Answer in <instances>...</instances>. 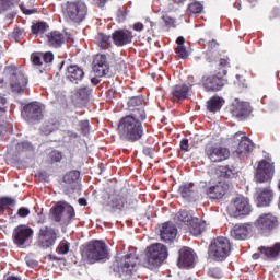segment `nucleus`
<instances>
[{
	"mask_svg": "<svg viewBox=\"0 0 280 280\" xmlns=\"http://www.w3.org/2000/svg\"><path fill=\"white\" fill-rule=\"evenodd\" d=\"M118 135L124 141H139L143 137V125L132 116H125L119 121Z\"/></svg>",
	"mask_w": 280,
	"mask_h": 280,
	"instance_id": "f257e3e1",
	"label": "nucleus"
},
{
	"mask_svg": "<svg viewBox=\"0 0 280 280\" xmlns=\"http://www.w3.org/2000/svg\"><path fill=\"white\" fill-rule=\"evenodd\" d=\"M208 255L213 261H224L231 255V241L224 236H219L211 241Z\"/></svg>",
	"mask_w": 280,
	"mask_h": 280,
	"instance_id": "f03ea898",
	"label": "nucleus"
},
{
	"mask_svg": "<svg viewBox=\"0 0 280 280\" xmlns=\"http://www.w3.org/2000/svg\"><path fill=\"white\" fill-rule=\"evenodd\" d=\"M83 257H85L88 264L104 261L108 257V246L104 241H93L86 246Z\"/></svg>",
	"mask_w": 280,
	"mask_h": 280,
	"instance_id": "7ed1b4c3",
	"label": "nucleus"
},
{
	"mask_svg": "<svg viewBox=\"0 0 280 280\" xmlns=\"http://www.w3.org/2000/svg\"><path fill=\"white\" fill-rule=\"evenodd\" d=\"M167 259V247L161 243L151 245L147 252V261L144 266L150 268H159L164 260Z\"/></svg>",
	"mask_w": 280,
	"mask_h": 280,
	"instance_id": "20e7f679",
	"label": "nucleus"
},
{
	"mask_svg": "<svg viewBox=\"0 0 280 280\" xmlns=\"http://www.w3.org/2000/svg\"><path fill=\"white\" fill-rule=\"evenodd\" d=\"M252 211L250 201L244 196L235 197L228 207V213L232 215V218H244L250 215Z\"/></svg>",
	"mask_w": 280,
	"mask_h": 280,
	"instance_id": "39448f33",
	"label": "nucleus"
},
{
	"mask_svg": "<svg viewBox=\"0 0 280 280\" xmlns=\"http://www.w3.org/2000/svg\"><path fill=\"white\" fill-rule=\"evenodd\" d=\"M65 14L69 21H72L73 23H82V21L86 19V14H89V8L82 0L68 2L65 9Z\"/></svg>",
	"mask_w": 280,
	"mask_h": 280,
	"instance_id": "423d86ee",
	"label": "nucleus"
},
{
	"mask_svg": "<svg viewBox=\"0 0 280 280\" xmlns=\"http://www.w3.org/2000/svg\"><path fill=\"white\" fill-rule=\"evenodd\" d=\"M3 75L10 80L13 93H23V89L27 86V78L19 72L14 66L5 67Z\"/></svg>",
	"mask_w": 280,
	"mask_h": 280,
	"instance_id": "0eeeda50",
	"label": "nucleus"
},
{
	"mask_svg": "<svg viewBox=\"0 0 280 280\" xmlns=\"http://www.w3.org/2000/svg\"><path fill=\"white\" fill-rule=\"evenodd\" d=\"M51 213L55 222L67 224L75 217V210L67 202H58L51 208Z\"/></svg>",
	"mask_w": 280,
	"mask_h": 280,
	"instance_id": "6e6552de",
	"label": "nucleus"
},
{
	"mask_svg": "<svg viewBox=\"0 0 280 280\" xmlns=\"http://www.w3.org/2000/svg\"><path fill=\"white\" fill-rule=\"evenodd\" d=\"M206 156L211 161V163H222L231 156V151L225 147L218 144H208L205 149Z\"/></svg>",
	"mask_w": 280,
	"mask_h": 280,
	"instance_id": "1a4fd4ad",
	"label": "nucleus"
},
{
	"mask_svg": "<svg viewBox=\"0 0 280 280\" xmlns=\"http://www.w3.org/2000/svg\"><path fill=\"white\" fill-rule=\"evenodd\" d=\"M137 266H139V257L135 254H129L113 264L114 269L121 270L124 275H132Z\"/></svg>",
	"mask_w": 280,
	"mask_h": 280,
	"instance_id": "9d476101",
	"label": "nucleus"
},
{
	"mask_svg": "<svg viewBox=\"0 0 280 280\" xmlns=\"http://www.w3.org/2000/svg\"><path fill=\"white\" fill-rule=\"evenodd\" d=\"M272 176H275V164L266 160L260 161L255 173L256 183H268L272 180Z\"/></svg>",
	"mask_w": 280,
	"mask_h": 280,
	"instance_id": "9b49d317",
	"label": "nucleus"
},
{
	"mask_svg": "<svg viewBox=\"0 0 280 280\" xmlns=\"http://www.w3.org/2000/svg\"><path fill=\"white\" fill-rule=\"evenodd\" d=\"M255 226L262 233H270V231H273V229L279 226V221L277 220V217L271 213H265L258 217L255 221Z\"/></svg>",
	"mask_w": 280,
	"mask_h": 280,
	"instance_id": "f8f14e48",
	"label": "nucleus"
},
{
	"mask_svg": "<svg viewBox=\"0 0 280 280\" xmlns=\"http://www.w3.org/2000/svg\"><path fill=\"white\" fill-rule=\"evenodd\" d=\"M234 143H237V148L234 151L236 156H246L248 152L253 150V141L248 139L243 132H236L233 138Z\"/></svg>",
	"mask_w": 280,
	"mask_h": 280,
	"instance_id": "ddd939ff",
	"label": "nucleus"
},
{
	"mask_svg": "<svg viewBox=\"0 0 280 280\" xmlns=\"http://www.w3.org/2000/svg\"><path fill=\"white\" fill-rule=\"evenodd\" d=\"M34 235V231L27 225H19L13 231V242L16 246H25L30 244Z\"/></svg>",
	"mask_w": 280,
	"mask_h": 280,
	"instance_id": "4468645a",
	"label": "nucleus"
},
{
	"mask_svg": "<svg viewBox=\"0 0 280 280\" xmlns=\"http://www.w3.org/2000/svg\"><path fill=\"white\" fill-rule=\"evenodd\" d=\"M22 117H24L26 121L43 119V105L38 102L25 105L22 110Z\"/></svg>",
	"mask_w": 280,
	"mask_h": 280,
	"instance_id": "2eb2a0df",
	"label": "nucleus"
},
{
	"mask_svg": "<svg viewBox=\"0 0 280 280\" xmlns=\"http://www.w3.org/2000/svg\"><path fill=\"white\" fill-rule=\"evenodd\" d=\"M56 231L51 228H40L39 230V245L42 248H49L50 246H54L56 244Z\"/></svg>",
	"mask_w": 280,
	"mask_h": 280,
	"instance_id": "dca6fc26",
	"label": "nucleus"
},
{
	"mask_svg": "<svg viewBox=\"0 0 280 280\" xmlns=\"http://www.w3.org/2000/svg\"><path fill=\"white\" fill-rule=\"evenodd\" d=\"M226 191H229V184L225 182H219L206 189V196L211 200H220V198H224V196H226Z\"/></svg>",
	"mask_w": 280,
	"mask_h": 280,
	"instance_id": "f3484780",
	"label": "nucleus"
},
{
	"mask_svg": "<svg viewBox=\"0 0 280 280\" xmlns=\"http://www.w3.org/2000/svg\"><path fill=\"white\" fill-rule=\"evenodd\" d=\"M196 264V254L189 247H184L179 250L177 266L179 268H191Z\"/></svg>",
	"mask_w": 280,
	"mask_h": 280,
	"instance_id": "a211bd4d",
	"label": "nucleus"
},
{
	"mask_svg": "<svg viewBox=\"0 0 280 280\" xmlns=\"http://www.w3.org/2000/svg\"><path fill=\"white\" fill-rule=\"evenodd\" d=\"M112 38L116 47H124L130 45L135 36L132 35V32L128 30H118L113 33Z\"/></svg>",
	"mask_w": 280,
	"mask_h": 280,
	"instance_id": "6ab92c4d",
	"label": "nucleus"
},
{
	"mask_svg": "<svg viewBox=\"0 0 280 280\" xmlns=\"http://www.w3.org/2000/svg\"><path fill=\"white\" fill-rule=\"evenodd\" d=\"M93 71L96 78H104L108 73V61L106 55H96L93 60Z\"/></svg>",
	"mask_w": 280,
	"mask_h": 280,
	"instance_id": "aec40b11",
	"label": "nucleus"
},
{
	"mask_svg": "<svg viewBox=\"0 0 280 280\" xmlns=\"http://www.w3.org/2000/svg\"><path fill=\"white\" fill-rule=\"evenodd\" d=\"M66 78L73 84H79L84 79V70L75 65H71L67 68Z\"/></svg>",
	"mask_w": 280,
	"mask_h": 280,
	"instance_id": "412c9836",
	"label": "nucleus"
},
{
	"mask_svg": "<svg viewBox=\"0 0 280 280\" xmlns=\"http://www.w3.org/2000/svg\"><path fill=\"white\" fill-rule=\"evenodd\" d=\"M160 235L163 242H173V240H176V235H178V230L173 223L166 222L162 225Z\"/></svg>",
	"mask_w": 280,
	"mask_h": 280,
	"instance_id": "4be33fe9",
	"label": "nucleus"
},
{
	"mask_svg": "<svg viewBox=\"0 0 280 280\" xmlns=\"http://www.w3.org/2000/svg\"><path fill=\"white\" fill-rule=\"evenodd\" d=\"M206 91H220L224 86V80L218 75H210L203 79Z\"/></svg>",
	"mask_w": 280,
	"mask_h": 280,
	"instance_id": "5701e85b",
	"label": "nucleus"
},
{
	"mask_svg": "<svg viewBox=\"0 0 280 280\" xmlns=\"http://www.w3.org/2000/svg\"><path fill=\"white\" fill-rule=\"evenodd\" d=\"M231 113L234 117H237L238 119L241 117H247V115H250V104L236 101L235 104H233L232 106Z\"/></svg>",
	"mask_w": 280,
	"mask_h": 280,
	"instance_id": "b1692460",
	"label": "nucleus"
},
{
	"mask_svg": "<svg viewBox=\"0 0 280 280\" xmlns=\"http://www.w3.org/2000/svg\"><path fill=\"white\" fill-rule=\"evenodd\" d=\"M250 233V224L244 223V224H236L231 231L232 237L234 240H246Z\"/></svg>",
	"mask_w": 280,
	"mask_h": 280,
	"instance_id": "393cba45",
	"label": "nucleus"
},
{
	"mask_svg": "<svg viewBox=\"0 0 280 280\" xmlns=\"http://www.w3.org/2000/svg\"><path fill=\"white\" fill-rule=\"evenodd\" d=\"M78 180H80L79 171H70L63 176V183L67 184V186L72 190L78 189V187H80Z\"/></svg>",
	"mask_w": 280,
	"mask_h": 280,
	"instance_id": "a878e982",
	"label": "nucleus"
},
{
	"mask_svg": "<svg viewBox=\"0 0 280 280\" xmlns=\"http://www.w3.org/2000/svg\"><path fill=\"white\" fill-rule=\"evenodd\" d=\"M270 202H272V190H270V188H265L257 196V206L269 207Z\"/></svg>",
	"mask_w": 280,
	"mask_h": 280,
	"instance_id": "bb28decb",
	"label": "nucleus"
},
{
	"mask_svg": "<svg viewBox=\"0 0 280 280\" xmlns=\"http://www.w3.org/2000/svg\"><path fill=\"white\" fill-rule=\"evenodd\" d=\"M207 223L198 218L192 219L189 225H187L189 233L191 235H200L205 231Z\"/></svg>",
	"mask_w": 280,
	"mask_h": 280,
	"instance_id": "cd10ccee",
	"label": "nucleus"
},
{
	"mask_svg": "<svg viewBox=\"0 0 280 280\" xmlns=\"http://www.w3.org/2000/svg\"><path fill=\"white\" fill-rule=\"evenodd\" d=\"M259 250L267 259H277L280 257V243H276L272 247H260Z\"/></svg>",
	"mask_w": 280,
	"mask_h": 280,
	"instance_id": "c85d7f7f",
	"label": "nucleus"
},
{
	"mask_svg": "<svg viewBox=\"0 0 280 280\" xmlns=\"http://www.w3.org/2000/svg\"><path fill=\"white\" fill-rule=\"evenodd\" d=\"M47 43L50 47H60L65 43V35L58 31H54L47 35Z\"/></svg>",
	"mask_w": 280,
	"mask_h": 280,
	"instance_id": "c756f323",
	"label": "nucleus"
},
{
	"mask_svg": "<svg viewBox=\"0 0 280 280\" xmlns=\"http://www.w3.org/2000/svg\"><path fill=\"white\" fill-rule=\"evenodd\" d=\"M172 95L179 101L187 100V97H189V86H187L186 84L175 85L172 91Z\"/></svg>",
	"mask_w": 280,
	"mask_h": 280,
	"instance_id": "7c9ffc66",
	"label": "nucleus"
},
{
	"mask_svg": "<svg viewBox=\"0 0 280 280\" xmlns=\"http://www.w3.org/2000/svg\"><path fill=\"white\" fill-rule=\"evenodd\" d=\"M224 104V100L220 96H214L210 98L207 103V108L210 110V113H217V110H220L222 108V105Z\"/></svg>",
	"mask_w": 280,
	"mask_h": 280,
	"instance_id": "2f4dec72",
	"label": "nucleus"
},
{
	"mask_svg": "<svg viewBox=\"0 0 280 280\" xmlns=\"http://www.w3.org/2000/svg\"><path fill=\"white\" fill-rule=\"evenodd\" d=\"M218 42L215 39H212L208 43V62H215L218 60L219 54L217 51H213V49H218Z\"/></svg>",
	"mask_w": 280,
	"mask_h": 280,
	"instance_id": "473e14b6",
	"label": "nucleus"
},
{
	"mask_svg": "<svg viewBox=\"0 0 280 280\" xmlns=\"http://www.w3.org/2000/svg\"><path fill=\"white\" fill-rule=\"evenodd\" d=\"M31 61L33 67H36V69H39V72L43 73V70L46 67L43 61V52H33L31 55Z\"/></svg>",
	"mask_w": 280,
	"mask_h": 280,
	"instance_id": "72a5a7b5",
	"label": "nucleus"
},
{
	"mask_svg": "<svg viewBox=\"0 0 280 280\" xmlns=\"http://www.w3.org/2000/svg\"><path fill=\"white\" fill-rule=\"evenodd\" d=\"M196 218H194L191 211L182 210L177 213L178 222H183L186 226H188Z\"/></svg>",
	"mask_w": 280,
	"mask_h": 280,
	"instance_id": "f704fd0d",
	"label": "nucleus"
},
{
	"mask_svg": "<svg viewBox=\"0 0 280 280\" xmlns=\"http://www.w3.org/2000/svg\"><path fill=\"white\" fill-rule=\"evenodd\" d=\"M95 43L101 49H108L110 46V36L104 35V33H98L95 37Z\"/></svg>",
	"mask_w": 280,
	"mask_h": 280,
	"instance_id": "c9c22d12",
	"label": "nucleus"
},
{
	"mask_svg": "<svg viewBox=\"0 0 280 280\" xmlns=\"http://www.w3.org/2000/svg\"><path fill=\"white\" fill-rule=\"evenodd\" d=\"M180 196L184 198H191L194 196V184H185L179 187Z\"/></svg>",
	"mask_w": 280,
	"mask_h": 280,
	"instance_id": "e433bc0d",
	"label": "nucleus"
},
{
	"mask_svg": "<svg viewBox=\"0 0 280 280\" xmlns=\"http://www.w3.org/2000/svg\"><path fill=\"white\" fill-rule=\"evenodd\" d=\"M18 3L16 0H0V14H2V12H8V10H12Z\"/></svg>",
	"mask_w": 280,
	"mask_h": 280,
	"instance_id": "4c0bfd02",
	"label": "nucleus"
},
{
	"mask_svg": "<svg viewBox=\"0 0 280 280\" xmlns=\"http://www.w3.org/2000/svg\"><path fill=\"white\" fill-rule=\"evenodd\" d=\"M128 106L130 110H136L137 106H143V97L142 96H133L129 100Z\"/></svg>",
	"mask_w": 280,
	"mask_h": 280,
	"instance_id": "58836bf2",
	"label": "nucleus"
},
{
	"mask_svg": "<svg viewBox=\"0 0 280 280\" xmlns=\"http://www.w3.org/2000/svg\"><path fill=\"white\" fill-rule=\"evenodd\" d=\"M219 172L222 178H231V176L235 174V168L230 166H220Z\"/></svg>",
	"mask_w": 280,
	"mask_h": 280,
	"instance_id": "ea45409f",
	"label": "nucleus"
},
{
	"mask_svg": "<svg viewBox=\"0 0 280 280\" xmlns=\"http://www.w3.org/2000/svg\"><path fill=\"white\" fill-rule=\"evenodd\" d=\"M132 110V115H128V117H135V119H137L138 121H143V119H145V110L141 107H138L136 109H131Z\"/></svg>",
	"mask_w": 280,
	"mask_h": 280,
	"instance_id": "a19ab883",
	"label": "nucleus"
},
{
	"mask_svg": "<svg viewBox=\"0 0 280 280\" xmlns=\"http://www.w3.org/2000/svg\"><path fill=\"white\" fill-rule=\"evenodd\" d=\"M31 30L33 34H43L45 30H47V23L38 22L36 24H33Z\"/></svg>",
	"mask_w": 280,
	"mask_h": 280,
	"instance_id": "79ce46f5",
	"label": "nucleus"
},
{
	"mask_svg": "<svg viewBox=\"0 0 280 280\" xmlns=\"http://www.w3.org/2000/svg\"><path fill=\"white\" fill-rule=\"evenodd\" d=\"M56 253H58V255H67L69 253V243L67 241H61Z\"/></svg>",
	"mask_w": 280,
	"mask_h": 280,
	"instance_id": "37998d69",
	"label": "nucleus"
},
{
	"mask_svg": "<svg viewBox=\"0 0 280 280\" xmlns=\"http://www.w3.org/2000/svg\"><path fill=\"white\" fill-rule=\"evenodd\" d=\"M16 201L10 197L0 198V207L1 209H5V207H14Z\"/></svg>",
	"mask_w": 280,
	"mask_h": 280,
	"instance_id": "c03bdc74",
	"label": "nucleus"
},
{
	"mask_svg": "<svg viewBox=\"0 0 280 280\" xmlns=\"http://www.w3.org/2000/svg\"><path fill=\"white\" fill-rule=\"evenodd\" d=\"M18 152H30V150H33L32 143L24 141L16 144Z\"/></svg>",
	"mask_w": 280,
	"mask_h": 280,
	"instance_id": "a18cd8bd",
	"label": "nucleus"
},
{
	"mask_svg": "<svg viewBox=\"0 0 280 280\" xmlns=\"http://www.w3.org/2000/svg\"><path fill=\"white\" fill-rule=\"evenodd\" d=\"M188 10L192 14H200V12H202V4H200L199 2H194L189 4Z\"/></svg>",
	"mask_w": 280,
	"mask_h": 280,
	"instance_id": "49530a36",
	"label": "nucleus"
},
{
	"mask_svg": "<svg viewBox=\"0 0 280 280\" xmlns=\"http://www.w3.org/2000/svg\"><path fill=\"white\" fill-rule=\"evenodd\" d=\"M175 54H177L178 58H188L189 52H187V48L185 46H177L175 49Z\"/></svg>",
	"mask_w": 280,
	"mask_h": 280,
	"instance_id": "de8ad7c7",
	"label": "nucleus"
},
{
	"mask_svg": "<svg viewBox=\"0 0 280 280\" xmlns=\"http://www.w3.org/2000/svg\"><path fill=\"white\" fill-rule=\"evenodd\" d=\"M42 58L45 67H47V65H49L50 62H54V52L48 51L46 54H42Z\"/></svg>",
	"mask_w": 280,
	"mask_h": 280,
	"instance_id": "09e8293b",
	"label": "nucleus"
},
{
	"mask_svg": "<svg viewBox=\"0 0 280 280\" xmlns=\"http://www.w3.org/2000/svg\"><path fill=\"white\" fill-rule=\"evenodd\" d=\"M219 67H221L222 72H219V75H226L228 71L224 69L225 67H229V60L228 59H219L218 61Z\"/></svg>",
	"mask_w": 280,
	"mask_h": 280,
	"instance_id": "8fccbe9b",
	"label": "nucleus"
},
{
	"mask_svg": "<svg viewBox=\"0 0 280 280\" xmlns=\"http://www.w3.org/2000/svg\"><path fill=\"white\" fill-rule=\"evenodd\" d=\"M50 159L52 163H60V161H62V153H60V151H51Z\"/></svg>",
	"mask_w": 280,
	"mask_h": 280,
	"instance_id": "3c124183",
	"label": "nucleus"
},
{
	"mask_svg": "<svg viewBox=\"0 0 280 280\" xmlns=\"http://www.w3.org/2000/svg\"><path fill=\"white\" fill-rule=\"evenodd\" d=\"M208 275L214 279H222V270L218 268L209 269Z\"/></svg>",
	"mask_w": 280,
	"mask_h": 280,
	"instance_id": "603ef678",
	"label": "nucleus"
},
{
	"mask_svg": "<svg viewBox=\"0 0 280 280\" xmlns=\"http://www.w3.org/2000/svg\"><path fill=\"white\" fill-rule=\"evenodd\" d=\"M21 36H23V30L14 28V31L11 34V37H13L14 40H21Z\"/></svg>",
	"mask_w": 280,
	"mask_h": 280,
	"instance_id": "864d4df0",
	"label": "nucleus"
},
{
	"mask_svg": "<svg viewBox=\"0 0 280 280\" xmlns=\"http://www.w3.org/2000/svg\"><path fill=\"white\" fill-rule=\"evenodd\" d=\"M81 130H82L83 135H89V132L91 130V126L89 125V120L81 121Z\"/></svg>",
	"mask_w": 280,
	"mask_h": 280,
	"instance_id": "5fc2aeb1",
	"label": "nucleus"
},
{
	"mask_svg": "<svg viewBox=\"0 0 280 280\" xmlns=\"http://www.w3.org/2000/svg\"><path fill=\"white\" fill-rule=\"evenodd\" d=\"M180 150H183L184 152H189V140L183 139L180 141Z\"/></svg>",
	"mask_w": 280,
	"mask_h": 280,
	"instance_id": "6e6d98bb",
	"label": "nucleus"
},
{
	"mask_svg": "<svg viewBox=\"0 0 280 280\" xmlns=\"http://www.w3.org/2000/svg\"><path fill=\"white\" fill-rule=\"evenodd\" d=\"M7 100L3 96H0V115H3V113H5V104H7Z\"/></svg>",
	"mask_w": 280,
	"mask_h": 280,
	"instance_id": "4d7b16f0",
	"label": "nucleus"
},
{
	"mask_svg": "<svg viewBox=\"0 0 280 280\" xmlns=\"http://www.w3.org/2000/svg\"><path fill=\"white\" fill-rule=\"evenodd\" d=\"M28 213H30V209L27 208H20L18 211V215H20V218H27Z\"/></svg>",
	"mask_w": 280,
	"mask_h": 280,
	"instance_id": "13d9d810",
	"label": "nucleus"
},
{
	"mask_svg": "<svg viewBox=\"0 0 280 280\" xmlns=\"http://www.w3.org/2000/svg\"><path fill=\"white\" fill-rule=\"evenodd\" d=\"M20 9L22 10L23 14L30 15L36 13V9H25L23 4H20Z\"/></svg>",
	"mask_w": 280,
	"mask_h": 280,
	"instance_id": "bf43d9fd",
	"label": "nucleus"
},
{
	"mask_svg": "<svg viewBox=\"0 0 280 280\" xmlns=\"http://www.w3.org/2000/svg\"><path fill=\"white\" fill-rule=\"evenodd\" d=\"M162 21H164L165 25H174V19L170 18V15L162 16Z\"/></svg>",
	"mask_w": 280,
	"mask_h": 280,
	"instance_id": "052dcab7",
	"label": "nucleus"
},
{
	"mask_svg": "<svg viewBox=\"0 0 280 280\" xmlns=\"http://www.w3.org/2000/svg\"><path fill=\"white\" fill-rule=\"evenodd\" d=\"M26 265L30 268H36L38 266V262L32 258H26Z\"/></svg>",
	"mask_w": 280,
	"mask_h": 280,
	"instance_id": "680f3d73",
	"label": "nucleus"
},
{
	"mask_svg": "<svg viewBox=\"0 0 280 280\" xmlns=\"http://www.w3.org/2000/svg\"><path fill=\"white\" fill-rule=\"evenodd\" d=\"M133 30L136 32H142L143 31V23L138 22V23L133 24Z\"/></svg>",
	"mask_w": 280,
	"mask_h": 280,
	"instance_id": "e2e57ef3",
	"label": "nucleus"
},
{
	"mask_svg": "<svg viewBox=\"0 0 280 280\" xmlns=\"http://www.w3.org/2000/svg\"><path fill=\"white\" fill-rule=\"evenodd\" d=\"M178 47L185 46V37L180 36L176 39Z\"/></svg>",
	"mask_w": 280,
	"mask_h": 280,
	"instance_id": "0e129e2a",
	"label": "nucleus"
},
{
	"mask_svg": "<svg viewBox=\"0 0 280 280\" xmlns=\"http://www.w3.org/2000/svg\"><path fill=\"white\" fill-rule=\"evenodd\" d=\"M145 25H147L148 30H152L154 23H152V21H150V20H147Z\"/></svg>",
	"mask_w": 280,
	"mask_h": 280,
	"instance_id": "69168bd1",
	"label": "nucleus"
},
{
	"mask_svg": "<svg viewBox=\"0 0 280 280\" xmlns=\"http://www.w3.org/2000/svg\"><path fill=\"white\" fill-rule=\"evenodd\" d=\"M79 205H81V207H86V199L80 198L79 199Z\"/></svg>",
	"mask_w": 280,
	"mask_h": 280,
	"instance_id": "338daca9",
	"label": "nucleus"
},
{
	"mask_svg": "<svg viewBox=\"0 0 280 280\" xmlns=\"http://www.w3.org/2000/svg\"><path fill=\"white\" fill-rule=\"evenodd\" d=\"M7 280H21V278H18V277L11 276V277L7 278Z\"/></svg>",
	"mask_w": 280,
	"mask_h": 280,
	"instance_id": "774afa93",
	"label": "nucleus"
}]
</instances>
